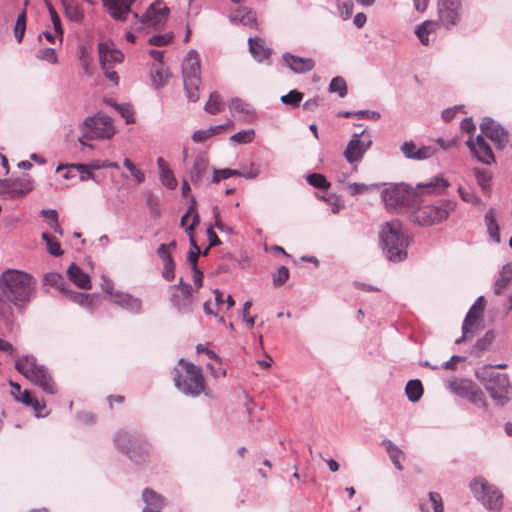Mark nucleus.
Instances as JSON below:
<instances>
[{"mask_svg":"<svg viewBox=\"0 0 512 512\" xmlns=\"http://www.w3.org/2000/svg\"><path fill=\"white\" fill-rule=\"evenodd\" d=\"M36 285L35 278L22 270L6 269L0 275V291L18 310L26 308L35 298Z\"/></svg>","mask_w":512,"mask_h":512,"instance_id":"1","label":"nucleus"},{"mask_svg":"<svg viewBox=\"0 0 512 512\" xmlns=\"http://www.w3.org/2000/svg\"><path fill=\"white\" fill-rule=\"evenodd\" d=\"M380 245L386 258L391 262H401L407 258L409 239L397 220L384 223L379 232Z\"/></svg>","mask_w":512,"mask_h":512,"instance_id":"2","label":"nucleus"},{"mask_svg":"<svg viewBox=\"0 0 512 512\" xmlns=\"http://www.w3.org/2000/svg\"><path fill=\"white\" fill-rule=\"evenodd\" d=\"M118 450L136 464L145 463L150 456L151 444L136 430H120L114 437Z\"/></svg>","mask_w":512,"mask_h":512,"instance_id":"3","label":"nucleus"},{"mask_svg":"<svg viewBox=\"0 0 512 512\" xmlns=\"http://www.w3.org/2000/svg\"><path fill=\"white\" fill-rule=\"evenodd\" d=\"M178 365L182 369L175 367L172 370L175 387L187 396H199L205 389L201 368L183 358L178 361Z\"/></svg>","mask_w":512,"mask_h":512,"instance_id":"4","label":"nucleus"},{"mask_svg":"<svg viewBox=\"0 0 512 512\" xmlns=\"http://www.w3.org/2000/svg\"><path fill=\"white\" fill-rule=\"evenodd\" d=\"M14 367L26 379L37 385L45 393L53 395L57 392L55 382L49 369L45 365L39 364L35 356L24 355L17 357Z\"/></svg>","mask_w":512,"mask_h":512,"instance_id":"5","label":"nucleus"},{"mask_svg":"<svg viewBox=\"0 0 512 512\" xmlns=\"http://www.w3.org/2000/svg\"><path fill=\"white\" fill-rule=\"evenodd\" d=\"M477 379L482 383L492 400L498 406H505L512 399V385L508 374L499 372H476Z\"/></svg>","mask_w":512,"mask_h":512,"instance_id":"6","label":"nucleus"},{"mask_svg":"<svg viewBox=\"0 0 512 512\" xmlns=\"http://www.w3.org/2000/svg\"><path fill=\"white\" fill-rule=\"evenodd\" d=\"M456 205V202L452 200H442L436 204L424 205L412 214V219L420 226H432L446 220L456 209Z\"/></svg>","mask_w":512,"mask_h":512,"instance_id":"7","label":"nucleus"},{"mask_svg":"<svg viewBox=\"0 0 512 512\" xmlns=\"http://www.w3.org/2000/svg\"><path fill=\"white\" fill-rule=\"evenodd\" d=\"M470 489L474 497L487 509L498 511L502 508V493L497 487L489 484L484 478H474L470 483Z\"/></svg>","mask_w":512,"mask_h":512,"instance_id":"8","label":"nucleus"},{"mask_svg":"<svg viewBox=\"0 0 512 512\" xmlns=\"http://www.w3.org/2000/svg\"><path fill=\"white\" fill-rule=\"evenodd\" d=\"M415 192L404 183H391L381 191V198L389 210L409 206Z\"/></svg>","mask_w":512,"mask_h":512,"instance_id":"9","label":"nucleus"},{"mask_svg":"<svg viewBox=\"0 0 512 512\" xmlns=\"http://www.w3.org/2000/svg\"><path fill=\"white\" fill-rule=\"evenodd\" d=\"M83 129L89 140L110 139L115 134L112 119L103 114L88 116L83 121Z\"/></svg>","mask_w":512,"mask_h":512,"instance_id":"10","label":"nucleus"},{"mask_svg":"<svg viewBox=\"0 0 512 512\" xmlns=\"http://www.w3.org/2000/svg\"><path fill=\"white\" fill-rule=\"evenodd\" d=\"M33 188V181L28 174L16 178L0 179V194L8 199L23 197Z\"/></svg>","mask_w":512,"mask_h":512,"instance_id":"11","label":"nucleus"},{"mask_svg":"<svg viewBox=\"0 0 512 512\" xmlns=\"http://www.w3.org/2000/svg\"><path fill=\"white\" fill-rule=\"evenodd\" d=\"M461 0H438L439 21L446 30H450L462 20Z\"/></svg>","mask_w":512,"mask_h":512,"instance_id":"12","label":"nucleus"},{"mask_svg":"<svg viewBox=\"0 0 512 512\" xmlns=\"http://www.w3.org/2000/svg\"><path fill=\"white\" fill-rule=\"evenodd\" d=\"M371 145L372 139L370 135L365 134V130L354 133L343 152V156L349 164L357 163L363 159Z\"/></svg>","mask_w":512,"mask_h":512,"instance_id":"13","label":"nucleus"},{"mask_svg":"<svg viewBox=\"0 0 512 512\" xmlns=\"http://www.w3.org/2000/svg\"><path fill=\"white\" fill-rule=\"evenodd\" d=\"M481 133L489 138L498 150H503L509 142V133L500 123L491 117H483L480 125Z\"/></svg>","mask_w":512,"mask_h":512,"instance_id":"14","label":"nucleus"},{"mask_svg":"<svg viewBox=\"0 0 512 512\" xmlns=\"http://www.w3.org/2000/svg\"><path fill=\"white\" fill-rule=\"evenodd\" d=\"M201 66L199 60V54L196 50L191 49L183 63H182V76L183 83H188V85H194L196 82H201L200 79Z\"/></svg>","mask_w":512,"mask_h":512,"instance_id":"15","label":"nucleus"},{"mask_svg":"<svg viewBox=\"0 0 512 512\" xmlns=\"http://www.w3.org/2000/svg\"><path fill=\"white\" fill-rule=\"evenodd\" d=\"M193 288L186 286L185 291H171V305L180 314H190L193 311Z\"/></svg>","mask_w":512,"mask_h":512,"instance_id":"16","label":"nucleus"},{"mask_svg":"<svg viewBox=\"0 0 512 512\" xmlns=\"http://www.w3.org/2000/svg\"><path fill=\"white\" fill-rule=\"evenodd\" d=\"M282 60L283 63L295 74L310 72L315 67V61L312 58L299 57L289 52L282 54Z\"/></svg>","mask_w":512,"mask_h":512,"instance_id":"17","label":"nucleus"},{"mask_svg":"<svg viewBox=\"0 0 512 512\" xmlns=\"http://www.w3.org/2000/svg\"><path fill=\"white\" fill-rule=\"evenodd\" d=\"M113 44L102 42L98 44L99 61L102 69L113 67L115 63H120L124 59V54L112 47Z\"/></svg>","mask_w":512,"mask_h":512,"instance_id":"18","label":"nucleus"},{"mask_svg":"<svg viewBox=\"0 0 512 512\" xmlns=\"http://www.w3.org/2000/svg\"><path fill=\"white\" fill-rule=\"evenodd\" d=\"M135 1L136 0H103V5L113 19L125 21Z\"/></svg>","mask_w":512,"mask_h":512,"instance_id":"19","label":"nucleus"},{"mask_svg":"<svg viewBox=\"0 0 512 512\" xmlns=\"http://www.w3.org/2000/svg\"><path fill=\"white\" fill-rule=\"evenodd\" d=\"M168 14L169 9L167 7L156 8V4L152 3L141 16L140 22L145 26L155 28L165 22Z\"/></svg>","mask_w":512,"mask_h":512,"instance_id":"20","label":"nucleus"},{"mask_svg":"<svg viewBox=\"0 0 512 512\" xmlns=\"http://www.w3.org/2000/svg\"><path fill=\"white\" fill-rule=\"evenodd\" d=\"M209 167V159L204 154H198L188 170V177L194 185H198L205 177Z\"/></svg>","mask_w":512,"mask_h":512,"instance_id":"21","label":"nucleus"},{"mask_svg":"<svg viewBox=\"0 0 512 512\" xmlns=\"http://www.w3.org/2000/svg\"><path fill=\"white\" fill-rule=\"evenodd\" d=\"M485 308V298L484 296H479L474 304L470 307L467 312L465 319L463 321V336H468V333L471 332V328L474 325L475 321L478 320Z\"/></svg>","mask_w":512,"mask_h":512,"instance_id":"22","label":"nucleus"},{"mask_svg":"<svg viewBox=\"0 0 512 512\" xmlns=\"http://www.w3.org/2000/svg\"><path fill=\"white\" fill-rule=\"evenodd\" d=\"M14 303L0 291V323L12 331L15 326Z\"/></svg>","mask_w":512,"mask_h":512,"instance_id":"23","label":"nucleus"},{"mask_svg":"<svg viewBox=\"0 0 512 512\" xmlns=\"http://www.w3.org/2000/svg\"><path fill=\"white\" fill-rule=\"evenodd\" d=\"M466 145L469 148L471 154L481 163L490 165L495 162V157L491 146L488 142L482 143L480 146H475L473 139L470 137L466 141Z\"/></svg>","mask_w":512,"mask_h":512,"instance_id":"24","label":"nucleus"},{"mask_svg":"<svg viewBox=\"0 0 512 512\" xmlns=\"http://www.w3.org/2000/svg\"><path fill=\"white\" fill-rule=\"evenodd\" d=\"M111 301L121 308L133 313H139L142 306L139 298H135L132 295L121 291H116L113 294Z\"/></svg>","mask_w":512,"mask_h":512,"instance_id":"25","label":"nucleus"},{"mask_svg":"<svg viewBox=\"0 0 512 512\" xmlns=\"http://www.w3.org/2000/svg\"><path fill=\"white\" fill-rule=\"evenodd\" d=\"M142 499L145 503L143 512H162L164 499L150 488L144 489Z\"/></svg>","mask_w":512,"mask_h":512,"instance_id":"26","label":"nucleus"},{"mask_svg":"<svg viewBox=\"0 0 512 512\" xmlns=\"http://www.w3.org/2000/svg\"><path fill=\"white\" fill-rule=\"evenodd\" d=\"M67 275L69 280L77 285L80 289L89 290L91 288L90 276L75 263H71V265L68 267Z\"/></svg>","mask_w":512,"mask_h":512,"instance_id":"27","label":"nucleus"},{"mask_svg":"<svg viewBox=\"0 0 512 512\" xmlns=\"http://www.w3.org/2000/svg\"><path fill=\"white\" fill-rule=\"evenodd\" d=\"M249 51L258 62H263L271 56V49L265 46L264 40L259 37L248 39Z\"/></svg>","mask_w":512,"mask_h":512,"instance_id":"28","label":"nucleus"},{"mask_svg":"<svg viewBox=\"0 0 512 512\" xmlns=\"http://www.w3.org/2000/svg\"><path fill=\"white\" fill-rule=\"evenodd\" d=\"M448 186V181L442 176L437 175L425 183L417 184L416 189L428 194H441Z\"/></svg>","mask_w":512,"mask_h":512,"instance_id":"29","label":"nucleus"},{"mask_svg":"<svg viewBox=\"0 0 512 512\" xmlns=\"http://www.w3.org/2000/svg\"><path fill=\"white\" fill-rule=\"evenodd\" d=\"M381 445L385 447L386 452L394 467L398 471H403L404 467L401 464V460L405 458L404 452L389 439H384L381 442Z\"/></svg>","mask_w":512,"mask_h":512,"instance_id":"30","label":"nucleus"},{"mask_svg":"<svg viewBox=\"0 0 512 512\" xmlns=\"http://www.w3.org/2000/svg\"><path fill=\"white\" fill-rule=\"evenodd\" d=\"M63 294H65V296L72 302L77 303L86 308H92L98 301V296H96L95 294H87L72 291L69 289V287L67 288V291H65Z\"/></svg>","mask_w":512,"mask_h":512,"instance_id":"31","label":"nucleus"},{"mask_svg":"<svg viewBox=\"0 0 512 512\" xmlns=\"http://www.w3.org/2000/svg\"><path fill=\"white\" fill-rule=\"evenodd\" d=\"M63 294H65V296L72 302L77 303L86 308H92L98 301V296H96L95 294H87L72 291L69 289V287L67 288V291H65Z\"/></svg>","mask_w":512,"mask_h":512,"instance_id":"32","label":"nucleus"},{"mask_svg":"<svg viewBox=\"0 0 512 512\" xmlns=\"http://www.w3.org/2000/svg\"><path fill=\"white\" fill-rule=\"evenodd\" d=\"M233 123L229 121L225 124L211 126L207 129L197 130L192 134V140L196 143H202L214 135L220 134L225 128L231 126Z\"/></svg>","mask_w":512,"mask_h":512,"instance_id":"33","label":"nucleus"},{"mask_svg":"<svg viewBox=\"0 0 512 512\" xmlns=\"http://www.w3.org/2000/svg\"><path fill=\"white\" fill-rule=\"evenodd\" d=\"M475 386L471 380L467 379L453 380L448 383L451 392L461 398H468Z\"/></svg>","mask_w":512,"mask_h":512,"instance_id":"34","label":"nucleus"},{"mask_svg":"<svg viewBox=\"0 0 512 512\" xmlns=\"http://www.w3.org/2000/svg\"><path fill=\"white\" fill-rule=\"evenodd\" d=\"M438 25L439 24L436 21L426 20L416 27L415 34L422 45H429V34L434 32L437 29Z\"/></svg>","mask_w":512,"mask_h":512,"instance_id":"35","label":"nucleus"},{"mask_svg":"<svg viewBox=\"0 0 512 512\" xmlns=\"http://www.w3.org/2000/svg\"><path fill=\"white\" fill-rule=\"evenodd\" d=\"M485 224L487 227V232L495 243H500V234H499V225L497 223L496 217H495V210L494 208H490L484 217Z\"/></svg>","mask_w":512,"mask_h":512,"instance_id":"36","label":"nucleus"},{"mask_svg":"<svg viewBox=\"0 0 512 512\" xmlns=\"http://www.w3.org/2000/svg\"><path fill=\"white\" fill-rule=\"evenodd\" d=\"M407 398L411 402H417L423 395V385L419 379L409 380L405 387Z\"/></svg>","mask_w":512,"mask_h":512,"instance_id":"37","label":"nucleus"},{"mask_svg":"<svg viewBox=\"0 0 512 512\" xmlns=\"http://www.w3.org/2000/svg\"><path fill=\"white\" fill-rule=\"evenodd\" d=\"M43 283L46 286L57 287L62 293L67 291V288L69 287L64 277L57 272L46 273L43 277Z\"/></svg>","mask_w":512,"mask_h":512,"instance_id":"38","label":"nucleus"},{"mask_svg":"<svg viewBox=\"0 0 512 512\" xmlns=\"http://www.w3.org/2000/svg\"><path fill=\"white\" fill-rule=\"evenodd\" d=\"M65 16L72 22L80 23L84 19V11L77 3L76 0H72L63 6Z\"/></svg>","mask_w":512,"mask_h":512,"instance_id":"39","label":"nucleus"},{"mask_svg":"<svg viewBox=\"0 0 512 512\" xmlns=\"http://www.w3.org/2000/svg\"><path fill=\"white\" fill-rule=\"evenodd\" d=\"M495 339V332L488 330L484 336L476 341L472 347L471 354L479 356L482 352L486 351Z\"/></svg>","mask_w":512,"mask_h":512,"instance_id":"40","label":"nucleus"},{"mask_svg":"<svg viewBox=\"0 0 512 512\" xmlns=\"http://www.w3.org/2000/svg\"><path fill=\"white\" fill-rule=\"evenodd\" d=\"M224 103L221 95L214 91L210 93L209 100L204 106V110L211 115H215L223 110Z\"/></svg>","mask_w":512,"mask_h":512,"instance_id":"41","label":"nucleus"},{"mask_svg":"<svg viewBox=\"0 0 512 512\" xmlns=\"http://www.w3.org/2000/svg\"><path fill=\"white\" fill-rule=\"evenodd\" d=\"M229 108L232 112L242 114L245 116L255 113L254 108L249 103L245 102L240 98H233L230 101Z\"/></svg>","mask_w":512,"mask_h":512,"instance_id":"42","label":"nucleus"},{"mask_svg":"<svg viewBox=\"0 0 512 512\" xmlns=\"http://www.w3.org/2000/svg\"><path fill=\"white\" fill-rule=\"evenodd\" d=\"M309 185L320 190H328L331 186L326 177L320 173H311L306 176Z\"/></svg>","mask_w":512,"mask_h":512,"instance_id":"43","label":"nucleus"},{"mask_svg":"<svg viewBox=\"0 0 512 512\" xmlns=\"http://www.w3.org/2000/svg\"><path fill=\"white\" fill-rule=\"evenodd\" d=\"M330 93H337L339 97L343 98L347 95L348 89L344 78L340 76L334 77L328 87Z\"/></svg>","mask_w":512,"mask_h":512,"instance_id":"44","label":"nucleus"},{"mask_svg":"<svg viewBox=\"0 0 512 512\" xmlns=\"http://www.w3.org/2000/svg\"><path fill=\"white\" fill-rule=\"evenodd\" d=\"M146 206L152 218L157 219L161 215L160 200L157 195L152 192L146 194Z\"/></svg>","mask_w":512,"mask_h":512,"instance_id":"45","label":"nucleus"},{"mask_svg":"<svg viewBox=\"0 0 512 512\" xmlns=\"http://www.w3.org/2000/svg\"><path fill=\"white\" fill-rule=\"evenodd\" d=\"M26 9L24 8L22 12L17 16L16 23L14 26V35L18 43L22 42L25 30H26Z\"/></svg>","mask_w":512,"mask_h":512,"instance_id":"46","label":"nucleus"},{"mask_svg":"<svg viewBox=\"0 0 512 512\" xmlns=\"http://www.w3.org/2000/svg\"><path fill=\"white\" fill-rule=\"evenodd\" d=\"M302 99L303 93L296 89L290 90L287 94L282 95L280 98L284 105H290L293 108L299 107Z\"/></svg>","mask_w":512,"mask_h":512,"instance_id":"47","label":"nucleus"},{"mask_svg":"<svg viewBox=\"0 0 512 512\" xmlns=\"http://www.w3.org/2000/svg\"><path fill=\"white\" fill-rule=\"evenodd\" d=\"M113 108L125 119L127 124L135 122L134 111L130 104H118L117 102H113Z\"/></svg>","mask_w":512,"mask_h":512,"instance_id":"48","label":"nucleus"},{"mask_svg":"<svg viewBox=\"0 0 512 512\" xmlns=\"http://www.w3.org/2000/svg\"><path fill=\"white\" fill-rule=\"evenodd\" d=\"M240 175V170L224 168V169H214L211 182L218 184L221 180L228 179L230 177Z\"/></svg>","mask_w":512,"mask_h":512,"instance_id":"49","label":"nucleus"},{"mask_svg":"<svg viewBox=\"0 0 512 512\" xmlns=\"http://www.w3.org/2000/svg\"><path fill=\"white\" fill-rule=\"evenodd\" d=\"M71 168L76 169L80 173V180L86 181V180H94L96 183L98 181L95 178V174L92 171V165L84 164V163H77V164H71Z\"/></svg>","mask_w":512,"mask_h":512,"instance_id":"50","label":"nucleus"},{"mask_svg":"<svg viewBox=\"0 0 512 512\" xmlns=\"http://www.w3.org/2000/svg\"><path fill=\"white\" fill-rule=\"evenodd\" d=\"M237 12L242 13L239 19V23L249 27L256 25V13L253 10L248 9L246 7H240L237 9Z\"/></svg>","mask_w":512,"mask_h":512,"instance_id":"51","label":"nucleus"},{"mask_svg":"<svg viewBox=\"0 0 512 512\" xmlns=\"http://www.w3.org/2000/svg\"><path fill=\"white\" fill-rule=\"evenodd\" d=\"M44 2L49 11L55 33L62 38L64 31H63V28L61 25L60 17L58 16L56 10L54 9L53 5L51 4V2L49 0H44Z\"/></svg>","mask_w":512,"mask_h":512,"instance_id":"52","label":"nucleus"},{"mask_svg":"<svg viewBox=\"0 0 512 512\" xmlns=\"http://www.w3.org/2000/svg\"><path fill=\"white\" fill-rule=\"evenodd\" d=\"M473 171L478 185L481 187L482 191H486L490 185L491 175L488 171L481 168H474Z\"/></svg>","mask_w":512,"mask_h":512,"instance_id":"53","label":"nucleus"},{"mask_svg":"<svg viewBox=\"0 0 512 512\" xmlns=\"http://www.w3.org/2000/svg\"><path fill=\"white\" fill-rule=\"evenodd\" d=\"M255 132L253 129L241 130L230 137V140L236 144H248L254 138Z\"/></svg>","mask_w":512,"mask_h":512,"instance_id":"54","label":"nucleus"},{"mask_svg":"<svg viewBox=\"0 0 512 512\" xmlns=\"http://www.w3.org/2000/svg\"><path fill=\"white\" fill-rule=\"evenodd\" d=\"M467 399L471 403H473L479 407L487 408V401L485 399V394L478 386L474 387V389L472 390V393L468 396Z\"/></svg>","mask_w":512,"mask_h":512,"instance_id":"55","label":"nucleus"},{"mask_svg":"<svg viewBox=\"0 0 512 512\" xmlns=\"http://www.w3.org/2000/svg\"><path fill=\"white\" fill-rule=\"evenodd\" d=\"M123 165L125 166V168H127L130 171L134 180L138 184H141L145 181V174L140 169H138L129 158L124 159Z\"/></svg>","mask_w":512,"mask_h":512,"instance_id":"56","label":"nucleus"},{"mask_svg":"<svg viewBox=\"0 0 512 512\" xmlns=\"http://www.w3.org/2000/svg\"><path fill=\"white\" fill-rule=\"evenodd\" d=\"M160 181L167 188L173 190L177 187V180L171 169L160 172Z\"/></svg>","mask_w":512,"mask_h":512,"instance_id":"57","label":"nucleus"},{"mask_svg":"<svg viewBox=\"0 0 512 512\" xmlns=\"http://www.w3.org/2000/svg\"><path fill=\"white\" fill-rule=\"evenodd\" d=\"M438 148L433 145L422 146L415 152V160H426L436 154Z\"/></svg>","mask_w":512,"mask_h":512,"instance_id":"58","label":"nucleus"},{"mask_svg":"<svg viewBox=\"0 0 512 512\" xmlns=\"http://www.w3.org/2000/svg\"><path fill=\"white\" fill-rule=\"evenodd\" d=\"M173 40V34L172 33H166V34H157L153 35L149 38L148 44L153 46H165L169 44Z\"/></svg>","mask_w":512,"mask_h":512,"instance_id":"59","label":"nucleus"},{"mask_svg":"<svg viewBox=\"0 0 512 512\" xmlns=\"http://www.w3.org/2000/svg\"><path fill=\"white\" fill-rule=\"evenodd\" d=\"M272 278L274 286H282L289 279V269L286 266H280Z\"/></svg>","mask_w":512,"mask_h":512,"instance_id":"60","label":"nucleus"},{"mask_svg":"<svg viewBox=\"0 0 512 512\" xmlns=\"http://www.w3.org/2000/svg\"><path fill=\"white\" fill-rule=\"evenodd\" d=\"M379 187V184H371V185H367V184H364V183H350L348 184V189L351 193V195L355 196V195H359V194H362L368 190H371V189H377Z\"/></svg>","mask_w":512,"mask_h":512,"instance_id":"61","label":"nucleus"},{"mask_svg":"<svg viewBox=\"0 0 512 512\" xmlns=\"http://www.w3.org/2000/svg\"><path fill=\"white\" fill-rule=\"evenodd\" d=\"M162 276L165 280L171 281L175 277V262L172 257L163 260Z\"/></svg>","mask_w":512,"mask_h":512,"instance_id":"62","label":"nucleus"},{"mask_svg":"<svg viewBox=\"0 0 512 512\" xmlns=\"http://www.w3.org/2000/svg\"><path fill=\"white\" fill-rule=\"evenodd\" d=\"M458 193L461 199L466 203L477 205L481 202L480 198L473 191L459 187Z\"/></svg>","mask_w":512,"mask_h":512,"instance_id":"63","label":"nucleus"},{"mask_svg":"<svg viewBox=\"0 0 512 512\" xmlns=\"http://www.w3.org/2000/svg\"><path fill=\"white\" fill-rule=\"evenodd\" d=\"M428 496L434 512H445L442 497L438 492H429Z\"/></svg>","mask_w":512,"mask_h":512,"instance_id":"64","label":"nucleus"}]
</instances>
